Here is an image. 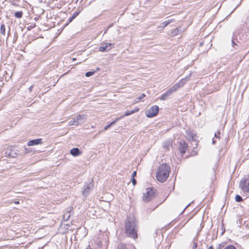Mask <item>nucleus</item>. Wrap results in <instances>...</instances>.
Returning <instances> with one entry per match:
<instances>
[{
    "label": "nucleus",
    "instance_id": "obj_5",
    "mask_svg": "<svg viewBox=\"0 0 249 249\" xmlns=\"http://www.w3.org/2000/svg\"><path fill=\"white\" fill-rule=\"evenodd\" d=\"M177 86H173L169 89L166 91V92L161 95L160 99V100H166L168 97L174 92L177 91Z\"/></svg>",
    "mask_w": 249,
    "mask_h": 249
},
{
    "label": "nucleus",
    "instance_id": "obj_27",
    "mask_svg": "<svg viewBox=\"0 0 249 249\" xmlns=\"http://www.w3.org/2000/svg\"><path fill=\"white\" fill-rule=\"evenodd\" d=\"M121 118L120 117H118L117 118V119H116V120L113 122H112L111 123H110V126H112L113 125V124H114L117 122H118V121H119L120 120H121Z\"/></svg>",
    "mask_w": 249,
    "mask_h": 249
},
{
    "label": "nucleus",
    "instance_id": "obj_25",
    "mask_svg": "<svg viewBox=\"0 0 249 249\" xmlns=\"http://www.w3.org/2000/svg\"><path fill=\"white\" fill-rule=\"evenodd\" d=\"M94 73V71H88L86 73L85 75L87 77H89L90 76H92Z\"/></svg>",
    "mask_w": 249,
    "mask_h": 249
},
{
    "label": "nucleus",
    "instance_id": "obj_2",
    "mask_svg": "<svg viewBox=\"0 0 249 249\" xmlns=\"http://www.w3.org/2000/svg\"><path fill=\"white\" fill-rule=\"evenodd\" d=\"M170 167L166 163L161 164L158 168L156 177L158 181L163 182L169 177Z\"/></svg>",
    "mask_w": 249,
    "mask_h": 249
},
{
    "label": "nucleus",
    "instance_id": "obj_14",
    "mask_svg": "<svg viewBox=\"0 0 249 249\" xmlns=\"http://www.w3.org/2000/svg\"><path fill=\"white\" fill-rule=\"evenodd\" d=\"M188 79L187 78H183L181 79L178 83H176L174 86H177L178 88H177V90L180 87H182L185 83L187 81Z\"/></svg>",
    "mask_w": 249,
    "mask_h": 249
},
{
    "label": "nucleus",
    "instance_id": "obj_21",
    "mask_svg": "<svg viewBox=\"0 0 249 249\" xmlns=\"http://www.w3.org/2000/svg\"><path fill=\"white\" fill-rule=\"evenodd\" d=\"M22 12L21 11H18L15 13V16L18 18H21L22 17Z\"/></svg>",
    "mask_w": 249,
    "mask_h": 249
},
{
    "label": "nucleus",
    "instance_id": "obj_31",
    "mask_svg": "<svg viewBox=\"0 0 249 249\" xmlns=\"http://www.w3.org/2000/svg\"><path fill=\"white\" fill-rule=\"evenodd\" d=\"M136 180L134 178H132V183L133 185H135L136 184Z\"/></svg>",
    "mask_w": 249,
    "mask_h": 249
},
{
    "label": "nucleus",
    "instance_id": "obj_40",
    "mask_svg": "<svg viewBox=\"0 0 249 249\" xmlns=\"http://www.w3.org/2000/svg\"><path fill=\"white\" fill-rule=\"evenodd\" d=\"M208 249H213V247L211 246Z\"/></svg>",
    "mask_w": 249,
    "mask_h": 249
},
{
    "label": "nucleus",
    "instance_id": "obj_15",
    "mask_svg": "<svg viewBox=\"0 0 249 249\" xmlns=\"http://www.w3.org/2000/svg\"><path fill=\"white\" fill-rule=\"evenodd\" d=\"M194 136L195 134L190 130H187L186 131L185 137L189 140L193 139Z\"/></svg>",
    "mask_w": 249,
    "mask_h": 249
},
{
    "label": "nucleus",
    "instance_id": "obj_23",
    "mask_svg": "<svg viewBox=\"0 0 249 249\" xmlns=\"http://www.w3.org/2000/svg\"><path fill=\"white\" fill-rule=\"evenodd\" d=\"M168 24H166V21L163 22L160 24V25L159 27V28H161V30H162L164 28H165Z\"/></svg>",
    "mask_w": 249,
    "mask_h": 249
},
{
    "label": "nucleus",
    "instance_id": "obj_33",
    "mask_svg": "<svg viewBox=\"0 0 249 249\" xmlns=\"http://www.w3.org/2000/svg\"><path fill=\"white\" fill-rule=\"evenodd\" d=\"M136 174H137V172L136 171H134L132 174V178H134L136 176Z\"/></svg>",
    "mask_w": 249,
    "mask_h": 249
},
{
    "label": "nucleus",
    "instance_id": "obj_12",
    "mask_svg": "<svg viewBox=\"0 0 249 249\" xmlns=\"http://www.w3.org/2000/svg\"><path fill=\"white\" fill-rule=\"evenodd\" d=\"M71 154L73 156H77L81 154V152L78 148H73L71 150Z\"/></svg>",
    "mask_w": 249,
    "mask_h": 249
},
{
    "label": "nucleus",
    "instance_id": "obj_39",
    "mask_svg": "<svg viewBox=\"0 0 249 249\" xmlns=\"http://www.w3.org/2000/svg\"><path fill=\"white\" fill-rule=\"evenodd\" d=\"M16 204H18L19 203V202L18 201H15L14 202Z\"/></svg>",
    "mask_w": 249,
    "mask_h": 249
},
{
    "label": "nucleus",
    "instance_id": "obj_11",
    "mask_svg": "<svg viewBox=\"0 0 249 249\" xmlns=\"http://www.w3.org/2000/svg\"><path fill=\"white\" fill-rule=\"evenodd\" d=\"M180 29V27L177 28L175 29L174 30H172L170 32L169 36L172 37H173V36L178 35L181 32Z\"/></svg>",
    "mask_w": 249,
    "mask_h": 249
},
{
    "label": "nucleus",
    "instance_id": "obj_7",
    "mask_svg": "<svg viewBox=\"0 0 249 249\" xmlns=\"http://www.w3.org/2000/svg\"><path fill=\"white\" fill-rule=\"evenodd\" d=\"M240 186L242 190L245 192H249V180H241L240 183Z\"/></svg>",
    "mask_w": 249,
    "mask_h": 249
},
{
    "label": "nucleus",
    "instance_id": "obj_41",
    "mask_svg": "<svg viewBox=\"0 0 249 249\" xmlns=\"http://www.w3.org/2000/svg\"><path fill=\"white\" fill-rule=\"evenodd\" d=\"M215 142L213 140V144H214V143H215Z\"/></svg>",
    "mask_w": 249,
    "mask_h": 249
},
{
    "label": "nucleus",
    "instance_id": "obj_17",
    "mask_svg": "<svg viewBox=\"0 0 249 249\" xmlns=\"http://www.w3.org/2000/svg\"><path fill=\"white\" fill-rule=\"evenodd\" d=\"M172 145V142L171 141H168L164 142L163 146L165 149L167 150L169 149V148Z\"/></svg>",
    "mask_w": 249,
    "mask_h": 249
},
{
    "label": "nucleus",
    "instance_id": "obj_42",
    "mask_svg": "<svg viewBox=\"0 0 249 249\" xmlns=\"http://www.w3.org/2000/svg\"><path fill=\"white\" fill-rule=\"evenodd\" d=\"M75 60H76V58H73V59H72V61H75Z\"/></svg>",
    "mask_w": 249,
    "mask_h": 249
},
{
    "label": "nucleus",
    "instance_id": "obj_37",
    "mask_svg": "<svg viewBox=\"0 0 249 249\" xmlns=\"http://www.w3.org/2000/svg\"><path fill=\"white\" fill-rule=\"evenodd\" d=\"M33 87L34 86L33 85H32L30 88H29V91L30 92H31L32 91V89H33Z\"/></svg>",
    "mask_w": 249,
    "mask_h": 249
},
{
    "label": "nucleus",
    "instance_id": "obj_43",
    "mask_svg": "<svg viewBox=\"0 0 249 249\" xmlns=\"http://www.w3.org/2000/svg\"><path fill=\"white\" fill-rule=\"evenodd\" d=\"M10 35V32L9 31L8 33V36H9Z\"/></svg>",
    "mask_w": 249,
    "mask_h": 249
},
{
    "label": "nucleus",
    "instance_id": "obj_13",
    "mask_svg": "<svg viewBox=\"0 0 249 249\" xmlns=\"http://www.w3.org/2000/svg\"><path fill=\"white\" fill-rule=\"evenodd\" d=\"M139 110V108L138 107H136L134 110H133L131 111H127V112H125L124 114V115H122L121 116H120V118H121V119H122L124 116H129L131 114H132L134 113L138 112Z\"/></svg>",
    "mask_w": 249,
    "mask_h": 249
},
{
    "label": "nucleus",
    "instance_id": "obj_10",
    "mask_svg": "<svg viewBox=\"0 0 249 249\" xmlns=\"http://www.w3.org/2000/svg\"><path fill=\"white\" fill-rule=\"evenodd\" d=\"M76 122L77 121L78 124L79 123H83L86 119V116L85 115H78L75 118Z\"/></svg>",
    "mask_w": 249,
    "mask_h": 249
},
{
    "label": "nucleus",
    "instance_id": "obj_20",
    "mask_svg": "<svg viewBox=\"0 0 249 249\" xmlns=\"http://www.w3.org/2000/svg\"><path fill=\"white\" fill-rule=\"evenodd\" d=\"M0 33L3 35L5 34V26L4 24H2L0 26Z\"/></svg>",
    "mask_w": 249,
    "mask_h": 249
},
{
    "label": "nucleus",
    "instance_id": "obj_24",
    "mask_svg": "<svg viewBox=\"0 0 249 249\" xmlns=\"http://www.w3.org/2000/svg\"><path fill=\"white\" fill-rule=\"evenodd\" d=\"M80 13V11H76L73 13L72 15V18H75Z\"/></svg>",
    "mask_w": 249,
    "mask_h": 249
},
{
    "label": "nucleus",
    "instance_id": "obj_1",
    "mask_svg": "<svg viewBox=\"0 0 249 249\" xmlns=\"http://www.w3.org/2000/svg\"><path fill=\"white\" fill-rule=\"evenodd\" d=\"M124 228L127 236L134 239L138 238V224L133 217L129 216L127 218L125 222Z\"/></svg>",
    "mask_w": 249,
    "mask_h": 249
},
{
    "label": "nucleus",
    "instance_id": "obj_6",
    "mask_svg": "<svg viewBox=\"0 0 249 249\" xmlns=\"http://www.w3.org/2000/svg\"><path fill=\"white\" fill-rule=\"evenodd\" d=\"M113 44L109 43H105L101 44L99 48V51L100 52H108L112 48Z\"/></svg>",
    "mask_w": 249,
    "mask_h": 249
},
{
    "label": "nucleus",
    "instance_id": "obj_34",
    "mask_svg": "<svg viewBox=\"0 0 249 249\" xmlns=\"http://www.w3.org/2000/svg\"><path fill=\"white\" fill-rule=\"evenodd\" d=\"M110 126H110V124L107 125L104 127V130H107V129L109 127H110Z\"/></svg>",
    "mask_w": 249,
    "mask_h": 249
},
{
    "label": "nucleus",
    "instance_id": "obj_36",
    "mask_svg": "<svg viewBox=\"0 0 249 249\" xmlns=\"http://www.w3.org/2000/svg\"><path fill=\"white\" fill-rule=\"evenodd\" d=\"M73 19H74V18H72V17L68 19L69 23L71 22L73 20Z\"/></svg>",
    "mask_w": 249,
    "mask_h": 249
},
{
    "label": "nucleus",
    "instance_id": "obj_32",
    "mask_svg": "<svg viewBox=\"0 0 249 249\" xmlns=\"http://www.w3.org/2000/svg\"><path fill=\"white\" fill-rule=\"evenodd\" d=\"M219 134H220V132L219 131H218L217 133H215L214 136L216 138H219Z\"/></svg>",
    "mask_w": 249,
    "mask_h": 249
},
{
    "label": "nucleus",
    "instance_id": "obj_26",
    "mask_svg": "<svg viewBox=\"0 0 249 249\" xmlns=\"http://www.w3.org/2000/svg\"><path fill=\"white\" fill-rule=\"evenodd\" d=\"M224 249H236V248L233 245H228Z\"/></svg>",
    "mask_w": 249,
    "mask_h": 249
},
{
    "label": "nucleus",
    "instance_id": "obj_30",
    "mask_svg": "<svg viewBox=\"0 0 249 249\" xmlns=\"http://www.w3.org/2000/svg\"><path fill=\"white\" fill-rule=\"evenodd\" d=\"M197 243L194 241L193 243V245L192 246V248L193 249H195L197 248Z\"/></svg>",
    "mask_w": 249,
    "mask_h": 249
},
{
    "label": "nucleus",
    "instance_id": "obj_9",
    "mask_svg": "<svg viewBox=\"0 0 249 249\" xmlns=\"http://www.w3.org/2000/svg\"><path fill=\"white\" fill-rule=\"evenodd\" d=\"M42 139H37L33 140H30L28 142V146H33L35 145H37L39 144L42 143Z\"/></svg>",
    "mask_w": 249,
    "mask_h": 249
},
{
    "label": "nucleus",
    "instance_id": "obj_16",
    "mask_svg": "<svg viewBox=\"0 0 249 249\" xmlns=\"http://www.w3.org/2000/svg\"><path fill=\"white\" fill-rule=\"evenodd\" d=\"M83 189V195L85 196H87L91 190L89 185L84 186Z\"/></svg>",
    "mask_w": 249,
    "mask_h": 249
},
{
    "label": "nucleus",
    "instance_id": "obj_8",
    "mask_svg": "<svg viewBox=\"0 0 249 249\" xmlns=\"http://www.w3.org/2000/svg\"><path fill=\"white\" fill-rule=\"evenodd\" d=\"M188 149L187 144L185 142H180L179 143V150L182 154H184Z\"/></svg>",
    "mask_w": 249,
    "mask_h": 249
},
{
    "label": "nucleus",
    "instance_id": "obj_3",
    "mask_svg": "<svg viewBox=\"0 0 249 249\" xmlns=\"http://www.w3.org/2000/svg\"><path fill=\"white\" fill-rule=\"evenodd\" d=\"M155 190L151 188L145 189L143 193L142 200L145 202H148L155 197Z\"/></svg>",
    "mask_w": 249,
    "mask_h": 249
},
{
    "label": "nucleus",
    "instance_id": "obj_4",
    "mask_svg": "<svg viewBox=\"0 0 249 249\" xmlns=\"http://www.w3.org/2000/svg\"><path fill=\"white\" fill-rule=\"evenodd\" d=\"M159 108L157 106H154L145 111L146 116L148 118H152L156 116L159 112Z\"/></svg>",
    "mask_w": 249,
    "mask_h": 249
},
{
    "label": "nucleus",
    "instance_id": "obj_28",
    "mask_svg": "<svg viewBox=\"0 0 249 249\" xmlns=\"http://www.w3.org/2000/svg\"><path fill=\"white\" fill-rule=\"evenodd\" d=\"M174 21H175L174 19L171 18V19H168L167 20H166L165 21H166V24H169L170 23L174 22Z\"/></svg>",
    "mask_w": 249,
    "mask_h": 249
},
{
    "label": "nucleus",
    "instance_id": "obj_38",
    "mask_svg": "<svg viewBox=\"0 0 249 249\" xmlns=\"http://www.w3.org/2000/svg\"><path fill=\"white\" fill-rule=\"evenodd\" d=\"M190 205V204H188L182 211V213L185 210V209Z\"/></svg>",
    "mask_w": 249,
    "mask_h": 249
},
{
    "label": "nucleus",
    "instance_id": "obj_22",
    "mask_svg": "<svg viewBox=\"0 0 249 249\" xmlns=\"http://www.w3.org/2000/svg\"><path fill=\"white\" fill-rule=\"evenodd\" d=\"M235 200L237 202H241V201H242L243 200V199H242V197L241 196H240L239 195H237L235 196Z\"/></svg>",
    "mask_w": 249,
    "mask_h": 249
},
{
    "label": "nucleus",
    "instance_id": "obj_29",
    "mask_svg": "<svg viewBox=\"0 0 249 249\" xmlns=\"http://www.w3.org/2000/svg\"><path fill=\"white\" fill-rule=\"evenodd\" d=\"M145 96V94L144 93H142L138 97V98L139 99V100H141L142 99L144 98Z\"/></svg>",
    "mask_w": 249,
    "mask_h": 249
},
{
    "label": "nucleus",
    "instance_id": "obj_18",
    "mask_svg": "<svg viewBox=\"0 0 249 249\" xmlns=\"http://www.w3.org/2000/svg\"><path fill=\"white\" fill-rule=\"evenodd\" d=\"M68 210L63 215V218L65 220H68L70 216V211L71 210L72 208H69Z\"/></svg>",
    "mask_w": 249,
    "mask_h": 249
},
{
    "label": "nucleus",
    "instance_id": "obj_19",
    "mask_svg": "<svg viewBox=\"0 0 249 249\" xmlns=\"http://www.w3.org/2000/svg\"><path fill=\"white\" fill-rule=\"evenodd\" d=\"M68 125H78L77 121L76 122V120L75 118H73L69 122V124Z\"/></svg>",
    "mask_w": 249,
    "mask_h": 249
},
{
    "label": "nucleus",
    "instance_id": "obj_35",
    "mask_svg": "<svg viewBox=\"0 0 249 249\" xmlns=\"http://www.w3.org/2000/svg\"><path fill=\"white\" fill-rule=\"evenodd\" d=\"M141 100L138 98H136L134 100V103H137L140 102Z\"/></svg>",
    "mask_w": 249,
    "mask_h": 249
}]
</instances>
